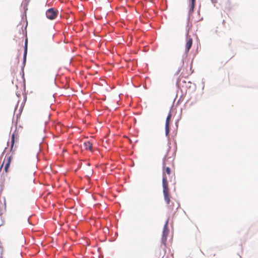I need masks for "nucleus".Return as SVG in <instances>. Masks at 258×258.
Returning a JSON list of instances; mask_svg holds the SVG:
<instances>
[{
  "mask_svg": "<svg viewBox=\"0 0 258 258\" xmlns=\"http://www.w3.org/2000/svg\"><path fill=\"white\" fill-rule=\"evenodd\" d=\"M165 173L168 175H170L171 174V169L169 167H165V170H163L162 179V186L164 199L166 204H169L170 201L169 189L168 187L167 179L165 175Z\"/></svg>",
  "mask_w": 258,
  "mask_h": 258,
  "instance_id": "1",
  "label": "nucleus"
},
{
  "mask_svg": "<svg viewBox=\"0 0 258 258\" xmlns=\"http://www.w3.org/2000/svg\"><path fill=\"white\" fill-rule=\"evenodd\" d=\"M58 14V11H55L53 8L47 10L46 12V17L50 20H54L56 18Z\"/></svg>",
  "mask_w": 258,
  "mask_h": 258,
  "instance_id": "2",
  "label": "nucleus"
},
{
  "mask_svg": "<svg viewBox=\"0 0 258 258\" xmlns=\"http://www.w3.org/2000/svg\"><path fill=\"white\" fill-rule=\"evenodd\" d=\"M11 162V156H8V157L6 156L5 158L4 159V162L2 164L1 167H0V170L2 169V167L4 165V164L5 163L6 164L5 166V170L6 172L7 173L8 172V169H9Z\"/></svg>",
  "mask_w": 258,
  "mask_h": 258,
  "instance_id": "3",
  "label": "nucleus"
},
{
  "mask_svg": "<svg viewBox=\"0 0 258 258\" xmlns=\"http://www.w3.org/2000/svg\"><path fill=\"white\" fill-rule=\"evenodd\" d=\"M171 118V114L170 113L168 115L165 123V134L166 136H168L170 132L169 123Z\"/></svg>",
  "mask_w": 258,
  "mask_h": 258,
  "instance_id": "4",
  "label": "nucleus"
},
{
  "mask_svg": "<svg viewBox=\"0 0 258 258\" xmlns=\"http://www.w3.org/2000/svg\"><path fill=\"white\" fill-rule=\"evenodd\" d=\"M192 44V39L190 37H187L186 43L185 44V52L187 53L190 49Z\"/></svg>",
  "mask_w": 258,
  "mask_h": 258,
  "instance_id": "5",
  "label": "nucleus"
},
{
  "mask_svg": "<svg viewBox=\"0 0 258 258\" xmlns=\"http://www.w3.org/2000/svg\"><path fill=\"white\" fill-rule=\"evenodd\" d=\"M84 146L86 150L92 151L93 144L90 141L85 142L84 143Z\"/></svg>",
  "mask_w": 258,
  "mask_h": 258,
  "instance_id": "6",
  "label": "nucleus"
},
{
  "mask_svg": "<svg viewBox=\"0 0 258 258\" xmlns=\"http://www.w3.org/2000/svg\"><path fill=\"white\" fill-rule=\"evenodd\" d=\"M196 0H190V3L189 5V14H192L194 11Z\"/></svg>",
  "mask_w": 258,
  "mask_h": 258,
  "instance_id": "7",
  "label": "nucleus"
},
{
  "mask_svg": "<svg viewBox=\"0 0 258 258\" xmlns=\"http://www.w3.org/2000/svg\"><path fill=\"white\" fill-rule=\"evenodd\" d=\"M168 234V230L166 227V225L164 227L163 230L162 240L165 242L166 240L167 236Z\"/></svg>",
  "mask_w": 258,
  "mask_h": 258,
  "instance_id": "8",
  "label": "nucleus"
},
{
  "mask_svg": "<svg viewBox=\"0 0 258 258\" xmlns=\"http://www.w3.org/2000/svg\"><path fill=\"white\" fill-rule=\"evenodd\" d=\"M27 47H28V40L26 39L25 40V50H24V61L26 60V55L27 53Z\"/></svg>",
  "mask_w": 258,
  "mask_h": 258,
  "instance_id": "9",
  "label": "nucleus"
},
{
  "mask_svg": "<svg viewBox=\"0 0 258 258\" xmlns=\"http://www.w3.org/2000/svg\"><path fill=\"white\" fill-rule=\"evenodd\" d=\"M11 142H12V148L13 145H14V142H15V135H14V134H13L12 135Z\"/></svg>",
  "mask_w": 258,
  "mask_h": 258,
  "instance_id": "10",
  "label": "nucleus"
}]
</instances>
